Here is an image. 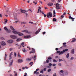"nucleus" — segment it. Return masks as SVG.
<instances>
[{
    "label": "nucleus",
    "instance_id": "15",
    "mask_svg": "<svg viewBox=\"0 0 76 76\" xmlns=\"http://www.w3.org/2000/svg\"><path fill=\"white\" fill-rule=\"evenodd\" d=\"M53 3L50 2L48 4V6H53Z\"/></svg>",
    "mask_w": 76,
    "mask_h": 76
},
{
    "label": "nucleus",
    "instance_id": "28",
    "mask_svg": "<svg viewBox=\"0 0 76 76\" xmlns=\"http://www.w3.org/2000/svg\"><path fill=\"white\" fill-rule=\"evenodd\" d=\"M15 73V76H18V74H17V72H16L15 71L14 72Z\"/></svg>",
    "mask_w": 76,
    "mask_h": 76
},
{
    "label": "nucleus",
    "instance_id": "59",
    "mask_svg": "<svg viewBox=\"0 0 76 76\" xmlns=\"http://www.w3.org/2000/svg\"><path fill=\"white\" fill-rule=\"evenodd\" d=\"M55 50H56V51H57V50H58V48H56Z\"/></svg>",
    "mask_w": 76,
    "mask_h": 76
},
{
    "label": "nucleus",
    "instance_id": "35",
    "mask_svg": "<svg viewBox=\"0 0 76 76\" xmlns=\"http://www.w3.org/2000/svg\"><path fill=\"white\" fill-rule=\"evenodd\" d=\"M60 73H63V72H64V71L63 70H61L60 71Z\"/></svg>",
    "mask_w": 76,
    "mask_h": 76
},
{
    "label": "nucleus",
    "instance_id": "11",
    "mask_svg": "<svg viewBox=\"0 0 76 76\" xmlns=\"http://www.w3.org/2000/svg\"><path fill=\"white\" fill-rule=\"evenodd\" d=\"M16 45H17V47H18V49H20V48H21V45H18V44H16Z\"/></svg>",
    "mask_w": 76,
    "mask_h": 76
},
{
    "label": "nucleus",
    "instance_id": "1",
    "mask_svg": "<svg viewBox=\"0 0 76 76\" xmlns=\"http://www.w3.org/2000/svg\"><path fill=\"white\" fill-rule=\"evenodd\" d=\"M12 33H13L14 34H18V35L19 36H22V35H23V34L20 33L19 32H18L17 31H12Z\"/></svg>",
    "mask_w": 76,
    "mask_h": 76
},
{
    "label": "nucleus",
    "instance_id": "36",
    "mask_svg": "<svg viewBox=\"0 0 76 76\" xmlns=\"http://www.w3.org/2000/svg\"><path fill=\"white\" fill-rule=\"evenodd\" d=\"M48 59V60H51L52 58H51V57H49Z\"/></svg>",
    "mask_w": 76,
    "mask_h": 76
},
{
    "label": "nucleus",
    "instance_id": "54",
    "mask_svg": "<svg viewBox=\"0 0 76 76\" xmlns=\"http://www.w3.org/2000/svg\"><path fill=\"white\" fill-rule=\"evenodd\" d=\"M49 66H52V64L51 63H50L49 64Z\"/></svg>",
    "mask_w": 76,
    "mask_h": 76
},
{
    "label": "nucleus",
    "instance_id": "50",
    "mask_svg": "<svg viewBox=\"0 0 76 76\" xmlns=\"http://www.w3.org/2000/svg\"><path fill=\"white\" fill-rule=\"evenodd\" d=\"M55 14H56V12H55V10H54L53 15H55Z\"/></svg>",
    "mask_w": 76,
    "mask_h": 76
},
{
    "label": "nucleus",
    "instance_id": "8",
    "mask_svg": "<svg viewBox=\"0 0 76 76\" xmlns=\"http://www.w3.org/2000/svg\"><path fill=\"white\" fill-rule=\"evenodd\" d=\"M7 42L9 43L10 44H12V43H13V41L12 40H10L7 41Z\"/></svg>",
    "mask_w": 76,
    "mask_h": 76
},
{
    "label": "nucleus",
    "instance_id": "45",
    "mask_svg": "<svg viewBox=\"0 0 76 76\" xmlns=\"http://www.w3.org/2000/svg\"><path fill=\"white\" fill-rule=\"evenodd\" d=\"M17 20V21L14 22V23H17V22H19V20Z\"/></svg>",
    "mask_w": 76,
    "mask_h": 76
},
{
    "label": "nucleus",
    "instance_id": "7",
    "mask_svg": "<svg viewBox=\"0 0 76 76\" xmlns=\"http://www.w3.org/2000/svg\"><path fill=\"white\" fill-rule=\"evenodd\" d=\"M32 50L31 51V52H30V54H31V53H35V49L32 48Z\"/></svg>",
    "mask_w": 76,
    "mask_h": 76
},
{
    "label": "nucleus",
    "instance_id": "53",
    "mask_svg": "<svg viewBox=\"0 0 76 76\" xmlns=\"http://www.w3.org/2000/svg\"><path fill=\"white\" fill-rule=\"evenodd\" d=\"M46 70H47V68H45L43 70L44 71H46Z\"/></svg>",
    "mask_w": 76,
    "mask_h": 76
},
{
    "label": "nucleus",
    "instance_id": "19",
    "mask_svg": "<svg viewBox=\"0 0 76 76\" xmlns=\"http://www.w3.org/2000/svg\"><path fill=\"white\" fill-rule=\"evenodd\" d=\"M12 52H11L10 53V55L9 56L10 58L9 59V60H10V59H12V57H11V56H12Z\"/></svg>",
    "mask_w": 76,
    "mask_h": 76
},
{
    "label": "nucleus",
    "instance_id": "17",
    "mask_svg": "<svg viewBox=\"0 0 76 76\" xmlns=\"http://www.w3.org/2000/svg\"><path fill=\"white\" fill-rule=\"evenodd\" d=\"M22 32H26V33H29L28 30H23L22 31Z\"/></svg>",
    "mask_w": 76,
    "mask_h": 76
},
{
    "label": "nucleus",
    "instance_id": "57",
    "mask_svg": "<svg viewBox=\"0 0 76 76\" xmlns=\"http://www.w3.org/2000/svg\"><path fill=\"white\" fill-rule=\"evenodd\" d=\"M41 12L42 14H43V15H44V12H41V11H40V13H41Z\"/></svg>",
    "mask_w": 76,
    "mask_h": 76
},
{
    "label": "nucleus",
    "instance_id": "5",
    "mask_svg": "<svg viewBox=\"0 0 76 76\" xmlns=\"http://www.w3.org/2000/svg\"><path fill=\"white\" fill-rule=\"evenodd\" d=\"M4 28L5 31H7V32H8V33H10V30L7 29V27H4Z\"/></svg>",
    "mask_w": 76,
    "mask_h": 76
},
{
    "label": "nucleus",
    "instance_id": "46",
    "mask_svg": "<svg viewBox=\"0 0 76 76\" xmlns=\"http://www.w3.org/2000/svg\"><path fill=\"white\" fill-rule=\"evenodd\" d=\"M1 39H2V40H4L5 39L4 38L2 37L1 38Z\"/></svg>",
    "mask_w": 76,
    "mask_h": 76
},
{
    "label": "nucleus",
    "instance_id": "3",
    "mask_svg": "<svg viewBox=\"0 0 76 76\" xmlns=\"http://www.w3.org/2000/svg\"><path fill=\"white\" fill-rule=\"evenodd\" d=\"M68 50L67 49H65V50H63V51L60 52V53L59 54V55H60L61 54H64L66 51H68Z\"/></svg>",
    "mask_w": 76,
    "mask_h": 76
},
{
    "label": "nucleus",
    "instance_id": "64",
    "mask_svg": "<svg viewBox=\"0 0 76 76\" xmlns=\"http://www.w3.org/2000/svg\"><path fill=\"white\" fill-rule=\"evenodd\" d=\"M10 76H13V75L12 74H10Z\"/></svg>",
    "mask_w": 76,
    "mask_h": 76
},
{
    "label": "nucleus",
    "instance_id": "33",
    "mask_svg": "<svg viewBox=\"0 0 76 76\" xmlns=\"http://www.w3.org/2000/svg\"><path fill=\"white\" fill-rule=\"evenodd\" d=\"M43 72L44 71L43 69H42L40 72V73H43Z\"/></svg>",
    "mask_w": 76,
    "mask_h": 76
},
{
    "label": "nucleus",
    "instance_id": "13",
    "mask_svg": "<svg viewBox=\"0 0 76 76\" xmlns=\"http://www.w3.org/2000/svg\"><path fill=\"white\" fill-rule=\"evenodd\" d=\"M11 62H10V66H12V64L13 63V60H12L11 61Z\"/></svg>",
    "mask_w": 76,
    "mask_h": 76
},
{
    "label": "nucleus",
    "instance_id": "39",
    "mask_svg": "<svg viewBox=\"0 0 76 76\" xmlns=\"http://www.w3.org/2000/svg\"><path fill=\"white\" fill-rule=\"evenodd\" d=\"M26 23L25 22H22L21 24H26Z\"/></svg>",
    "mask_w": 76,
    "mask_h": 76
},
{
    "label": "nucleus",
    "instance_id": "38",
    "mask_svg": "<svg viewBox=\"0 0 76 76\" xmlns=\"http://www.w3.org/2000/svg\"><path fill=\"white\" fill-rule=\"evenodd\" d=\"M51 69H50L48 70V72H51Z\"/></svg>",
    "mask_w": 76,
    "mask_h": 76
},
{
    "label": "nucleus",
    "instance_id": "56",
    "mask_svg": "<svg viewBox=\"0 0 76 76\" xmlns=\"http://www.w3.org/2000/svg\"><path fill=\"white\" fill-rule=\"evenodd\" d=\"M14 19H16V20H17V17H16L14 16Z\"/></svg>",
    "mask_w": 76,
    "mask_h": 76
},
{
    "label": "nucleus",
    "instance_id": "60",
    "mask_svg": "<svg viewBox=\"0 0 76 76\" xmlns=\"http://www.w3.org/2000/svg\"><path fill=\"white\" fill-rule=\"evenodd\" d=\"M66 42H64L63 43V45H66Z\"/></svg>",
    "mask_w": 76,
    "mask_h": 76
},
{
    "label": "nucleus",
    "instance_id": "37",
    "mask_svg": "<svg viewBox=\"0 0 76 76\" xmlns=\"http://www.w3.org/2000/svg\"><path fill=\"white\" fill-rule=\"evenodd\" d=\"M34 60H35L36 58V56H34Z\"/></svg>",
    "mask_w": 76,
    "mask_h": 76
},
{
    "label": "nucleus",
    "instance_id": "58",
    "mask_svg": "<svg viewBox=\"0 0 76 76\" xmlns=\"http://www.w3.org/2000/svg\"><path fill=\"white\" fill-rule=\"evenodd\" d=\"M37 71H36L34 72V74H36V73H37Z\"/></svg>",
    "mask_w": 76,
    "mask_h": 76
},
{
    "label": "nucleus",
    "instance_id": "42",
    "mask_svg": "<svg viewBox=\"0 0 76 76\" xmlns=\"http://www.w3.org/2000/svg\"><path fill=\"white\" fill-rule=\"evenodd\" d=\"M53 62H57V61L55 59H53Z\"/></svg>",
    "mask_w": 76,
    "mask_h": 76
},
{
    "label": "nucleus",
    "instance_id": "26",
    "mask_svg": "<svg viewBox=\"0 0 76 76\" xmlns=\"http://www.w3.org/2000/svg\"><path fill=\"white\" fill-rule=\"evenodd\" d=\"M53 22H56V20H57V19L56 18H54L53 19Z\"/></svg>",
    "mask_w": 76,
    "mask_h": 76
},
{
    "label": "nucleus",
    "instance_id": "24",
    "mask_svg": "<svg viewBox=\"0 0 76 76\" xmlns=\"http://www.w3.org/2000/svg\"><path fill=\"white\" fill-rule=\"evenodd\" d=\"M66 47V45H63L61 47V48H64V47Z\"/></svg>",
    "mask_w": 76,
    "mask_h": 76
},
{
    "label": "nucleus",
    "instance_id": "49",
    "mask_svg": "<svg viewBox=\"0 0 76 76\" xmlns=\"http://www.w3.org/2000/svg\"><path fill=\"white\" fill-rule=\"evenodd\" d=\"M53 66H56V64H52Z\"/></svg>",
    "mask_w": 76,
    "mask_h": 76
},
{
    "label": "nucleus",
    "instance_id": "44",
    "mask_svg": "<svg viewBox=\"0 0 76 76\" xmlns=\"http://www.w3.org/2000/svg\"><path fill=\"white\" fill-rule=\"evenodd\" d=\"M18 57H21V56H20V55L19 54V53H18Z\"/></svg>",
    "mask_w": 76,
    "mask_h": 76
},
{
    "label": "nucleus",
    "instance_id": "30",
    "mask_svg": "<svg viewBox=\"0 0 76 76\" xmlns=\"http://www.w3.org/2000/svg\"><path fill=\"white\" fill-rule=\"evenodd\" d=\"M7 55L5 54V57L4 59L5 61L6 60V58H7Z\"/></svg>",
    "mask_w": 76,
    "mask_h": 76
},
{
    "label": "nucleus",
    "instance_id": "22",
    "mask_svg": "<svg viewBox=\"0 0 76 76\" xmlns=\"http://www.w3.org/2000/svg\"><path fill=\"white\" fill-rule=\"evenodd\" d=\"M26 61H31V58H27L26 59Z\"/></svg>",
    "mask_w": 76,
    "mask_h": 76
},
{
    "label": "nucleus",
    "instance_id": "4",
    "mask_svg": "<svg viewBox=\"0 0 76 76\" xmlns=\"http://www.w3.org/2000/svg\"><path fill=\"white\" fill-rule=\"evenodd\" d=\"M53 16V14L51 12H49L47 14V17L48 18H51Z\"/></svg>",
    "mask_w": 76,
    "mask_h": 76
},
{
    "label": "nucleus",
    "instance_id": "55",
    "mask_svg": "<svg viewBox=\"0 0 76 76\" xmlns=\"http://www.w3.org/2000/svg\"><path fill=\"white\" fill-rule=\"evenodd\" d=\"M40 10H39V9H38V12H37L38 13H39V12Z\"/></svg>",
    "mask_w": 76,
    "mask_h": 76
},
{
    "label": "nucleus",
    "instance_id": "31",
    "mask_svg": "<svg viewBox=\"0 0 76 76\" xmlns=\"http://www.w3.org/2000/svg\"><path fill=\"white\" fill-rule=\"evenodd\" d=\"M33 62H31L29 64L30 65H31V66L32 65V64H33Z\"/></svg>",
    "mask_w": 76,
    "mask_h": 76
},
{
    "label": "nucleus",
    "instance_id": "10",
    "mask_svg": "<svg viewBox=\"0 0 76 76\" xmlns=\"http://www.w3.org/2000/svg\"><path fill=\"white\" fill-rule=\"evenodd\" d=\"M1 44L2 45H6V43L5 42H1Z\"/></svg>",
    "mask_w": 76,
    "mask_h": 76
},
{
    "label": "nucleus",
    "instance_id": "27",
    "mask_svg": "<svg viewBox=\"0 0 76 76\" xmlns=\"http://www.w3.org/2000/svg\"><path fill=\"white\" fill-rule=\"evenodd\" d=\"M75 41H76V39H72V41L71 42H75Z\"/></svg>",
    "mask_w": 76,
    "mask_h": 76
},
{
    "label": "nucleus",
    "instance_id": "16",
    "mask_svg": "<svg viewBox=\"0 0 76 76\" xmlns=\"http://www.w3.org/2000/svg\"><path fill=\"white\" fill-rule=\"evenodd\" d=\"M18 61V63H22V62H23V60L22 59H19Z\"/></svg>",
    "mask_w": 76,
    "mask_h": 76
},
{
    "label": "nucleus",
    "instance_id": "51",
    "mask_svg": "<svg viewBox=\"0 0 76 76\" xmlns=\"http://www.w3.org/2000/svg\"><path fill=\"white\" fill-rule=\"evenodd\" d=\"M58 65L59 66H61V64L59 63V64H58Z\"/></svg>",
    "mask_w": 76,
    "mask_h": 76
},
{
    "label": "nucleus",
    "instance_id": "18",
    "mask_svg": "<svg viewBox=\"0 0 76 76\" xmlns=\"http://www.w3.org/2000/svg\"><path fill=\"white\" fill-rule=\"evenodd\" d=\"M69 19H71L72 21H74V19H75V18H72L70 16L69 17Z\"/></svg>",
    "mask_w": 76,
    "mask_h": 76
},
{
    "label": "nucleus",
    "instance_id": "40",
    "mask_svg": "<svg viewBox=\"0 0 76 76\" xmlns=\"http://www.w3.org/2000/svg\"><path fill=\"white\" fill-rule=\"evenodd\" d=\"M14 55L15 57H16V53L15 52L14 53Z\"/></svg>",
    "mask_w": 76,
    "mask_h": 76
},
{
    "label": "nucleus",
    "instance_id": "21",
    "mask_svg": "<svg viewBox=\"0 0 76 76\" xmlns=\"http://www.w3.org/2000/svg\"><path fill=\"white\" fill-rule=\"evenodd\" d=\"M71 53L72 54H74L75 53V50H71Z\"/></svg>",
    "mask_w": 76,
    "mask_h": 76
},
{
    "label": "nucleus",
    "instance_id": "61",
    "mask_svg": "<svg viewBox=\"0 0 76 76\" xmlns=\"http://www.w3.org/2000/svg\"><path fill=\"white\" fill-rule=\"evenodd\" d=\"M44 17H46V16H47V15L45 14H44Z\"/></svg>",
    "mask_w": 76,
    "mask_h": 76
},
{
    "label": "nucleus",
    "instance_id": "32",
    "mask_svg": "<svg viewBox=\"0 0 76 76\" xmlns=\"http://www.w3.org/2000/svg\"><path fill=\"white\" fill-rule=\"evenodd\" d=\"M46 62L47 63H49V60H48V59L47 60H46Z\"/></svg>",
    "mask_w": 76,
    "mask_h": 76
},
{
    "label": "nucleus",
    "instance_id": "29",
    "mask_svg": "<svg viewBox=\"0 0 76 76\" xmlns=\"http://www.w3.org/2000/svg\"><path fill=\"white\" fill-rule=\"evenodd\" d=\"M69 53H68L66 56V58H69Z\"/></svg>",
    "mask_w": 76,
    "mask_h": 76
},
{
    "label": "nucleus",
    "instance_id": "62",
    "mask_svg": "<svg viewBox=\"0 0 76 76\" xmlns=\"http://www.w3.org/2000/svg\"><path fill=\"white\" fill-rule=\"evenodd\" d=\"M25 75H24V76H26V75H27V74L26 73H25Z\"/></svg>",
    "mask_w": 76,
    "mask_h": 76
},
{
    "label": "nucleus",
    "instance_id": "12",
    "mask_svg": "<svg viewBox=\"0 0 76 76\" xmlns=\"http://www.w3.org/2000/svg\"><path fill=\"white\" fill-rule=\"evenodd\" d=\"M20 11L21 12V13H25V14H26V13H25V12H26V11L22 10H21V9H20Z\"/></svg>",
    "mask_w": 76,
    "mask_h": 76
},
{
    "label": "nucleus",
    "instance_id": "41",
    "mask_svg": "<svg viewBox=\"0 0 76 76\" xmlns=\"http://www.w3.org/2000/svg\"><path fill=\"white\" fill-rule=\"evenodd\" d=\"M24 44H25V43H24V42H23L21 44V45H23Z\"/></svg>",
    "mask_w": 76,
    "mask_h": 76
},
{
    "label": "nucleus",
    "instance_id": "43",
    "mask_svg": "<svg viewBox=\"0 0 76 76\" xmlns=\"http://www.w3.org/2000/svg\"><path fill=\"white\" fill-rule=\"evenodd\" d=\"M33 3H34V4H37V3L35 2V1H33Z\"/></svg>",
    "mask_w": 76,
    "mask_h": 76
},
{
    "label": "nucleus",
    "instance_id": "63",
    "mask_svg": "<svg viewBox=\"0 0 76 76\" xmlns=\"http://www.w3.org/2000/svg\"><path fill=\"white\" fill-rule=\"evenodd\" d=\"M39 69H36V71H38L39 70Z\"/></svg>",
    "mask_w": 76,
    "mask_h": 76
},
{
    "label": "nucleus",
    "instance_id": "6",
    "mask_svg": "<svg viewBox=\"0 0 76 76\" xmlns=\"http://www.w3.org/2000/svg\"><path fill=\"white\" fill-rule=\"evenodd\" d=\"M10 37L12 39H16L17 38V36L15 35H11Z\"/></svg>",
    "mask_w": 76,
    "mask_h": 76
},
{
    "label": "nucleus",
    "instance_id": "9",
    "mask_svg": "<svg viewBox=\"0 0 76 76\" xmlns=\"http://www.w3.org/2000/svg\"><path fill=\"white\" fill-rule=\"evenodd\" d=\"M40 31H41V28H39L38 31H36L35 34H38V33L40 32Z\"/></svg>",
    "mask_w": 76,
    "mask_h": 76
},
{
    "label": "nucleus",
    "instance_id": "34",
    "mask_svg": "<svg viewBox=\"0 0 76 76\" xmlns=\"http://www.w3.org/2000/svg\"><path fill=\"white\" fill-rule=\"evenodd\" d=\"M73 59H74V57H72L70 58V60H73Z\"/></svg>",
    "mask_w": 76,
    "mask_h": 76
},
{
    "label": "nucleus",
    "instance_id": "23",
    "mask_svg": "<svg viewBox=\"0 0 76 76\" xmlns=\"http://www.w3.org/2000/svg\"><path fill=\"white\" fill-rule=\"evenodd\" d=\"M22 40V39H18L17 40H16V41H18H18H21Z\"/></svg>",
    "mask_w": 76,
    "mask_h": 76
},
{
    "label": "nucleus",
    "instance_id": "14",
    "mask_svg": "<svg viewBox=\"0 0 76 76\" xmlns=\"http://www.w3.org/2000/svg\"><path fill=\"white\" fill-rule=\"evenodd\" d=\"M30 37H31V36H30V35L26 36L24 37V38H30Z\"/></svg>",
    "mask_w": 76,
    "mask_h": 76
},
{
    "label": "nucleus",
    "instance_id": "47",
    "mask_svg": "<svg viewBox=\"0 0 76 76\" xmlns=\"http://www.w3.org/2000/svg\"><path fill=\"white\" fill-rule=\"evenodd\" d=\"M63 61V60L62 59H60L59 60V62H60V61Z\"/></svg>",
    "mask_w": 76,
    "mask_h": 76
},
{
    "label": "nucleus",
    "instance_id": "48",
    "mask_svg": "<svg viewBox=\"0 0 76 76\" xmlns=\"http://www.w3.org/2000/svg\"><path fill=\"white\" fill-rule=\"evenodd\" d=\"M53 76H57V75L56 74V73H55L53 74Z\"/></svg>",
    "mask_w": 76,
    "mask_h": 76
},
{
    "label": "nucleus",
    "instance_id": "52",
    "mask_svg": "<svg viewBox=\"0 0 76 76\" xmlns=\"http://www.w3.org/2000/svg\"><path fill=\"white\" fill-rule=\"evenodd\" d=\"M60 51H58L57 52V53H59V54H60Z\"/></svg>",
    "mask_w": 76,
    "mask_h": 76
},
{
    "label": "nucleus",
    "instance_id": "2",
    "mask_svg": "<svg viewBox=\"0 0 76 76\" xmlns=\"http://www.w3.org/2000/svg\"><path fill=\"white\" fill-rule=\"evenodd\" d=\"M56 8L57 10L60 9L61 8V6H60V5L58 3L56 4Z\"/></svg>",
    "mask_w": 76,
    "mask_h": 76
},
{
    "label": "nucleus",
    "instance_id": "25",
    "mask_svg": "<svg viewBox=\"0 0 76 76\" xmlns=\"http://www.w3.org/2000/svg\"><path fill=\"white\" fill-rule=\"evenodd\" d=\"M10 28L12 30H14V31H15V30L14 29L13 27L12 26H10Z\"/></svg>",
    "mask_w": 76,
    "mask_h": 76
},
{
    "label": "nucleus",
    "instance_id": "20",
    "mask_svg": "<svg viewBox=\"0 0 76 76\" xmlns=\"http://www.w3.org/2000/svg\"><path fill=\"white\" fill-rule=\"evenodd\" d=\"M23 53H26V50L24 48L23 50Z\"/></svg>",
    "mask_w": 76,
    "mask_h": 76
}]
</instances>
